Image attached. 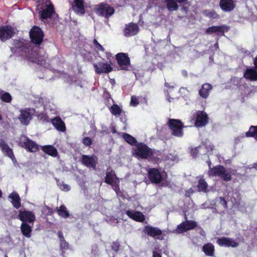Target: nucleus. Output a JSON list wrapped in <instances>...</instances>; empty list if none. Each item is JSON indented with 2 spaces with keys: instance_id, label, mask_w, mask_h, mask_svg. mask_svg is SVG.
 <instances>
[{
  "instance_id": "16",
  "label": "nucleus",
  "mask_w": 257,
  "mask_h": 257,
  "mask_svg": "<svg viewBox=\"0 0 257 257\" xmlns=\"http://www.w3.org/2000/svg\"><path fill=\"white\" fill-rule=\"evenodd\" d=\"M19 219L22 221V223H32L35 221L36 217L35 214L30 211H19L18 215Z\"/></svg>"
},
{
  "instance_id": "29",
  "label": "nucleus",
  "mask_w": 257,
  "mask_h": 257,
  "mask_svg": "<svg viewBox=\"0 0 257 257\" xmlns=\"http://www.w3.org/2000/svg\"><path fill=\"white\" fill-rule=\"evenodd\" d=\"M212 86L210 83H204L199 90V94L203 98H207L209 95L210 91L212 89Z\"/></svg>"
},
{
  "instance_id": "51",
  "label": "nucleus",
  "mask_w": 257,
  "mask_h": 257,
  "mask_svg": "<svg viewBox=\"0 0 257 257\" xmlns=\"http://www.w3.org/2000/svg\"><path fill=\"white\" fill-rule=\"evenodd\" d=\"M58 237H59V238L60 241H62V239H63V240H64V239H64V236H63V233H62V231H59L58 232Z\"/></svg>"
},
{
  "instance_id": "47",
  "label": "nucleus",
  "mask_w": 257,
  "mask_h": 257,
  "mask_svg": "<svg viewBox=\"0 0 257 257\" xmlns=\"http://www.w3.org/2000/svg\"><path fill=\"white\" fill-rule=\"evenodd\" d=\"M139 103V101L138 98L135 96H132L131 97V105L133 106H136Z\"/></svg>"
},
{
  "instance_id": "21",
  "label": "nucleus",
  "mask_w": 257,
  "mask_h": 257,
  "mask_svg": "<svg viewBox=\"0 0 257 257\" xmlns=\"http://www.w3.org/2000/svg\"><path fill=\"white\" fill-rule=\"evenodd\" d=\"M144 232L149 236L158 238L157 236L162 234V231L159 228L151 225H146L144 228Z\"/></svg>"
},
{
  "instance_id": "22",
  "label": "nucleus",
  "mask_w": 257,
  "mask_h": 257,
  "mask_svg": "<svg viewBox=\"0 0 257 257\" xmlns=\"http://www.w3.org/2000/svg\"><path fill=\"white\" fill-rule=\"evenodd\" d=\"M72 8L76 14L80 15H84L85 10L84 0H74L72 4Z\"/></svg>"
},
{
  "instance_id": "58",
  "label": "nucleus",
  "mask_w": 257,
  "mask_h": 257,
  "mask_svg": "<svg viewBox=\"0 0 257 257\" xmlns=\"http://www.w3.org/2000/svg\"><path fill=\"white\" fill-rule=\"evenodd\" d=\"M215 47L216 48H218V43H215Z\"/></svg>"
},
{
  "instance_id": "25",
  "label": "nucleus",
  "mask_w": 257,
  "mask_h": 257,
  "mask_svg": "<svg viewBox=\"0 0 257 257\" xmlns=\"http://www.w3.org/2000/svg\"><path fill=\"white\" fill-rule=\"evenodd\" d=\"M40 18L42 20H47L51 17L52 15L55 13L54 6L52 4L46 5V8L39 12Z\"/></svg>"
},
{
  "instance_id": "32",
  "label": "nucleus",
  "mask_w": 257,
  "mask_h": 257,
  "mask_svg": "<svg viewBox=\"0 0 257 257\" xmlns=\"http://www.w3.org/2000/svg\"><path fill=\"white\" fill-rule=\"evenodd\" d=\"M224 167L220 165H217L216 166H214L212 168H210L209 169L208 172V175L209 176H220L223 172L222 171L224 169Z\"/></svg>"
},
{
  "instance_id": "2",
  "label": "nucleus",
  "mask_w": 257,
  "mask_h": 257,
  "mask_svg": "<svg viewBox=\"0 0 257 257\" xmlns=\"http://www.w3.org/2000/svg\"><path fill=\"white\" fill-rule=\"evenodd\" d=\"M155 150L149 147L142 142L138 143L136 148L134 149V154L139 158L156 162L159 158L155 156Z\"/></svg>"
},
{
  "instance_id": "39",
  "label": "nucleus",
  "mask_w": 257,
  "mask_h": 257,
  "mask_svg": "<svg viewBox=\"0 0 257 257\" xmlns=\"http://www.w3.org/2000/svg\"><path fill=\"white\" fill-rule=\"evenodd\" d=\"M69 245L68 242L66 240H63L60 241V249L61 251V255L62 257H65V250L68 249Z\"/></svg>"
},
{
  "instance_id": "20",
  "label": "nucleus",
  "mask_w": 257,
  "mask_h": 257,
  "mask_svg": "<svg viewBox=\"0 0 257 257\" xmlns=\"http://www.w3.org/2000/svg\"><path fill=\"white\" fill-rule=\"evenodd\" d=\"M219 7L224 12H231L235 8V4L233 0H220Z\"/></svg>"
},
{
  "instance_id": "13",
  "label": "nucleus",
  "mask_w": 257,
  "mask_h": 257,
  "mask_svg": "<svg viewBox=\"0 0 257 257\" xmlns=\"http://www.w3.org/2000/svg\"><path fill=\"white\" fill-rule=\"evenodd\" d=\"M139 27L137 24L131 22L125 24L123 32L125 37H130L136 35L139 33Z\"/></svg>"
},
{
  "instance_id": "45",
  "label": "nucleus",
  "mask_w": 257,
  "mask_h": 257,
  "mask_svg": "<svg viewBox=\"0 0 257 257\" xmlns=\"http://www.w3.org/2000/svg\"><path fill=\"white\" fill-rule=\"evenodd\" d=\"M120 246V243L118 241H113L111 244V249L116 252L119 250Z\"/></svg>"
},
{
  "instance_id": "59",
  "label": "nucleus",
  "mask_w": 257,
  "mask_h": 257,
  "mask_svg": "<svg viewBox=\"0 0 257 257\" xmlns=\"http://www.w3.org/2000/svg\"><path fill=\"white\" fill-rule=\"evenodd\" d=\"M254 166H255L254 168H256V170H257V163H256V164H254Z\"/></svg>"
},
{
  "instance_id": "61",
  "label": "nucleus",
  "mask_w": 257,
  "mask_h": 257,
  "mask_svg": "<svg viewBox=\"0 0 257 257\" xmlns=\"http://www.w3.org/2000/svg\"><path fill=\"white\" fill-rule=\"evenodd\" d=\"M4 257H8V256L7 254H6Z\"/></svg>"
},
{
  "instance_id": "4",
  "label": "nucleus",
  "mask_w": 257,
  "mask_h": 257,
  "mask_svg": "<svg viewBox=\"0 0 257 257\" xmlns=\"http://www.w3.org/2000/svg\"><path fill=\"white\" fill-rule=\"evenodd\" d=\"M167 124L169 129L171 131L173 136L177 137H182L183 136V129L184 127V125L180 120L170 118L169 119Z\"/></svg>"
},
{
  "instance_id": "41",
  "label": "nucleus",
  "mask_w": 257,
  "mask_h": 257,
  "mask_svg": "<svg viewBox=\"0 0 257 257\" xmlns=\"http://www.w3.org/2000/svg\"><path fill=\"white\" fill-rule=\"evenodd\" d=\"M0 98L3 101L7 103H10L12 99V96L7 92H3L2 93H0Z\"/></svg>"
},
{
  "instance_id": "19",
  "label": "nucleus",
  "mask_w": 257,
  "mask_h": 257,
  "mask_svg": "<svg viewBox=\"0 0 257 257\" xmlns=\"http://www.w3.org/2000/svg\"><path fill=\"white\" fill-rule=\"evenodd\" d=\"M228 27L225 25L222 26H213L208 27L206 30V33L208 34H212L216 33L218 35H220L223 36L225 32L228 31Z\"/></svg>"
},
{
  "instance_id": "43",
  "label": "nucleus",
  "mask_w": 257,
  "mask_h": 257,
  "mask_svg": "<svg viewBox=\"0 0 257 257\" xmlns=\"http://www.w3.org/2000/svg\"><path fill=\"white\" fill-rule=\"evenodd\" d=\"M38 119L42 121L43 122H51V119H50L48 115L46 113H41L37 115Z\"/></svg>"
},
{
  "instance_id": "42",
  "label": "nucleus",
  "mask_w": 257,
  "mask_h": 257,
  "mask_svg": "<svg viewBox=\"0 0 257 257\" xmlns=\"http://www.w3.org/2000/svg\"><path fill=\"white\" fill-rule=\"evenodd\" d=\"M222 172H223L221 175H220V177L225 181L228 182L231 181L232 179L231 175L226 171L225 168H224Z\"/></svg>"
},
{
  "instance_id": "7",
  "label": "nucleus",
  "mask_w": 257,
  "mask_h": 257,
  "mask_svg": "<svg viewBox=\"0 0 257 257\" xmlns=\"http://www.w3.org/2000/svg\"><path fill=\"white\" fill-rule=\"evenodd\" d=\"M44 33L42 29L37 26H34L30 31L31 42L36 45H40L43 41Z\"/></svg>"
},
{
  "instance_id": "55",
  "label": "nucleus",
  "mask_w": 257,
  "mask_h": 257,
  "mask_svg": "<svg viewBox=\"0 0 257 257\" xmlns=\"http://www.w3.org/2000/svg\"><path fill=\"white\" fill-rule=\"evenodd\" d=\"M182 74L183 76L185 77H187L188 76V73H187V71H186V70H183L182 71Z\"/></svg>"
},
{
  "instance_id": "49",
  "label": "nucleus",
  "mask_w": 257,
  "mask_h": 257,
  "mask_svg": "<svg viewBox=\"0 0 257 257\" xmlns=\"http://www.w3.org/2000/svg\"><path fill=\"white\" fill-rule=\"evenodd\" d=\"M219 203L223 206L224 208L226 209L227 208V203L224 197H219Z\"/></svg>"
},
{
  "instance_id": "28",
  "label": "nucleus",
  "mask_w": 257,
  "mask_h": 257,
  "mask_svg": "<svg viewBox=\"0 0 257 257\" xmlns=\"http://www.w3.org/2000/svg\"><path fill=\"white\" fill-rule=\"evenodd\" d=\"M51 122L58 131L64 132L66 131L65 123L59 116H56L51 119Z\"/></svg>"
},
{
  "instance_id": "8",
  "label": "nucleus",
  "mask_w": 257,
  "mask_h": 257,
  "mask_svg": "<svg viewBox=\"0 0 257 257\" xmlns=\"http://www.w3.org/2000/svg\"><path fill=\"white\" fill-rule=\"evenodd\" d=\"M35 111V109L33 108H26L24 109H21L18 119L22 124L27 125L32 119Z\"/></svg>"
},
{
  "instance_id": "15",
  "label": "nucleus",
  "mask_w": 257,
  "mask_h": 257,
  "mask_svg": "<svg viewBox=\"0 0 257 257\" xmlns=\"http://www.w3.org/2000/svg\"><path fill=\"white\" fill-rule=\"evenodd\" d=\"M22 147L25 148L27 151L31 153H36L39 151V146L34 141L25 137Z\"/></svg>"
},
{
  "instance_id": "12",
  "label": "nucleus",
  "mask_w": 257,
  "mask_h": 257,
  "mask_svg": "<svg viewBox=\"0 0 257 257\" xmlns=\"http://www.w3.org/2000/svg\"><path fill=\"white\" fill-rule=\"evenodd\" d=\"M93 67L96 73L100 74L102 73H108L112 71V67L107 62H100L93 64Z\"/></svg>"
},
{
  "instance_id": "6",
  "label": "nucleus",
  "mask_w": 257,
  "mask_h": 257,
  "mask_svg": "<svg viewBox=\"0 0 257 257\" xmlns=\"http://www.w3.org/2000/svg\"><path fill=\"white\" fill-rule=\"evenodd\" d=\"M15 30L10 25L0 26V41L5 42L11 39L16 34Z\"/></svg>"
},
{
  "instance_id": "48",
  "label": "nucleus",
  "mask_w": 257,
  "mask_h": 257,
  "mask_svg": "<svg viewBox=\"0 0 257 257\" xmlns=\"http://www.w3.org/2000/svg\"><path fill=\"white\" fill-rule=\"evenodd\" d=\"M60 188L64 191H68L70 190V187L69 185L66 184H62L59 185Z\"/></svg>"
},
{
  "instance_id": "27",
  "label": "nucleus",
  "mask_w": 257,
  "mask_h": 257,
  "mask_svg": "<svg viewBox=\"0 0 257 257\" xmlns=\"http://www.w3.org/2000/svg\"><path fill=\"white\" fill-rule=\"evenodd\" d=\"M0 148L6 156L12 159L15 158L12 149L9 147L8 144L3 139H0Z\"/></svg>"
},
{
  "instance_id": "34",
  "label": "nucleus",
  "mask_w": 257,
  "mask_h": 257,
  "mask_svg": "<svg viewBox=\"0 0 257 257\" xmlns=\"http://www.w3.org/2000/svg\"><path fill=\"white\" fill-rule=\"evenodd\" d=\"M21 230L23 234L27 237H30L32 231V227L27 223H22L21 225Z\"/></svg>"
},
{
  "instance_id": "40",
  "label": "nucleus",
  "mask_w": 257,
  "mask_h": 257,
  "mask_svg": "<svg viewBox=\"0 0 257 257\" xmlns=\"http://www.w3.org/2000/svg\"><path fill=\"white\" fill-rule=\"evenodd\" d=\"M245 135L247 137H253L257 140V126L251 125Z\"/></svg>"
},
{
  "instance_id": "11",
  "label": "nucleus",
  "mask_w": 257,
  "mask_h": 257,
  "mask_svg": "<svg viewBox=\"0 0 257 257\" xmlns=\"http://www.w3.org/2000/svg\"><path fill=\"white\" fill-rule=\"evenodd\" d=\"M209 117L206 112L199 110L196 112L195 126L196 127L205 126L208 122Z\"/></svg>"
},
{
  "instance_id": "17",
  "label": "nucleus",
  "mask_w": 257,
  "mask_h": 257,
  "mask_svg": "<svg viewBox=\"0 0 257 257\" xmlns=\"http://www.w3.org/2000/svg\"><path fill=\"white\" fill-rule=\"evenodd\" d=\"M220 246L236 247L239 245L232 238L222 237L218 238L216 241Z\"/></svg>"
},
{
  "instance_id": "10",
  "label": "nucleus",
  "mask_w": 257,
  "mask_h": 257,
  "mask_svg": "<svg viewBox=\"0 0 257 257\" xmlns=\"http://www.w3.org/2000/svg\"><path fill=\"white\" fill-rule=\"evenodd\" d=\"M148 177L149 180L154 184L160 183L163 180V177L160 171L157 168H150L148 171Z\"/></svg>"
},
{
  "instance_id": "53",
  "label": "nucleus",
  "mask_w": 257,
  "mask_h": 257,
  "mask_svg": "<svg viewBox=\"0 0 257 257\" xmlns=\"http://www.w3.org/2000/svg\"><path fill=\"white\" fill-rule=\"evenodd\" d=\"M153 257H162V255L160 253H159L156 251H153Z\"/></svg>"
},
{
  "instance_id": "44",
  "label": "nucleus",
  "mask_w": 257,
  "mask_h": 257,
  "mask_svg": "<svg viewBox=\"0 0 257 257\" xmlns=\"http://www.w3.org/2000/svg\"><path fill=\"white\" fill-rule=\"evenodd\" d=\"M93 43L94 45V46L95 47V49L97 51H101L102 52L105 51V49L103 48V47L97 41L96 39H94L93 41Z\"/></svg>"
},
{
  "instance_id": "30",
  "label": "nucleus",
  "mask_w": 257,
  "mask_h": 257,
  "mask_svg": "<svg viewBox=\"0 0 257 257\" xmlns=\"http://www.w3.org/2000/svg\"><path fill=\"white\" fill-rule=\"evenodd\" d=\"M11 199V202L13 206L16 209H19L21 206V198L18 193L13 192L8 196Z\"/></svg>"
},
{
  "instance_id": "60",
  "label": "nucleus",
  "mask_w": 257,
  "mask_h": 257,
  "mask_svg": "<svg viewBox=\"0 0 257 257\" xmlns=\"http://www.w3.org/2000/svg\"><path fill=\"white\" fill-rule=\"evenodd\" d=\"M2 119V116H1V115L0 114V120H1Z\"/></svg>"
},
{
  "instance_id": "37",
  "label": "nucleus",
  "mask_w": 257,
  "mask_h": 257,
  "mask_svg": "<svg viewBox=\"0 0 257 257\" xmlns=\"http://www.w3.org/2000/svg\"><path fill=\"white\" fill-rule=\"evenodd\" d=\"M197 188L198 189V191L200 192H203L205 193L207 192L208 184L204 179L200 178L198 180Z\"/></svg>"
},
{
  "instance_id": "38",
  "label": "nucleus",
  "mask_w": 257,
  "mask_h": 257,
  "mask_svg": "<svg viewBox=\"0 0 257 257\" xmlns=\"http://www.w3.org/2000/svg\"><path fill=\"white\" fill-rule=\"evenodd\" d=\"M109 111L114 116L119 115L122 112L121 108L117 104H113L109 108Z\"/></svg>"
},
{
  "instance_id": "50",
  "label": "nucleus",
  "mask_w": 257,
  "mask_h": 257,
  "mask_svg": "<svg viewBox=\"0 0 257 257\" xmlns=\"http://www.w3.org/2000/svg\"><path fill=\"white\" fill-rule=\"evenodd\" d=\"M199 148V147L192 148L191 149V155L194 158H195L197 156V154H198Z\"/></svg>"
},
{
  "instance_id": "33",
  "label": "nucleus",
  "mask_w": 257,
  "mask_h": 257,
  "mask_svg": "<svg viewBox=\"0 0 257 257\" xmlns=\"http://www.w3.org/2000/svg\"><path fill=\"white\" fill-rule=\"evenodd\" d=\"M202 251L207 256H212L214 255V246L211 243H207L202 246Z\"/></svg>"
},
{
  "instance_id": "62",
  "label": "nucleus",
  "mask_w": 257,
  "mask_h": 257,
  "mask_svg": "<svg viewBox=\"0 0 257 257\" xmlns=\"http://www.w3.org/2000/svg\"><path fill=\"white\" fill-rule=\"evenodd\" d=\"M163 237H162L161 238H159V239H163Z\"/></svg>"
},
{
  "instance_id": "56",
  "label": "nucleus",
  "mask_w": 257,
  "mask_h": 257,
  "mask_svg": "<svg viewBox=\"0 0 257 257\" xmlns=\"http://www.w3.org/2000/svg\"><path fill=\"white\" fill-rule=\"evenodd\" d=\"M111 131L112 133H113V134L116 133L117 131L116 130V128H115V126H113L111 127Z\"/></svg>"
},
{
  "instance_id": "23",
  "label": "nucleus",
  "mask_w": 257,
  "mask_h": 257,
  "mask_svg": "<svg viewBox=\"0 0 257 257\" xmlns=\"http://www.w3.org/2000/svg\"><path fill=\"white\" fill-rule=\"evenodd\" d=\"M243 78L250 81H257V69L254 67L247 68L243 72Z\"/></svg>"
},
{
  "instance_id": "26",
  "label": "nucleus",
  "mask_w": 257,
  "mask_h": 257,
  "mask_svg": "<svg viewBox=\"0 0 257 257\" xmlns=\"http://www.w3.org/2000/svg\"><path fill=\"white\" fill-rule=\"evenodd\" d=\"M125 213L130 218L137 222H143L145 220V215L140 211L127 210Z\"/></svg>"
},
{
  "instance_id": "52",
  "label": "nucleus",
  "mask_w": 257,
  "mask_h": 257,
  "mask_svg": "<svg viewBox=\"0 0 257 257\" xmlns=\"http://www.w3.org/2000/svg\"><path fill=\"white\" fill-rule=\"evenodd\" d=\"M105 57H106V59L107 60H110V58L112 57L111 53L110 52H106V51L105 52Z\"/></svg>"
},
{
  "instance_id": "1",
  "label": "nucleus",
  "mask_w": 257,
  "mask_h": 257,
  "mask_svg": "<svg viewBox=\"0 0 257 257\" xmlns=\"http://www.w3.org/2000/svg\"><path fill=\"white\" fill-rule=\"evenodd\" d=\"M13 45V47H11V51L14 55L32 62L42 64L34 47L29 43H24L19 40H14Z\"/></svg>"
},
{
  "instance_id": "5",
  "label": "nucleus",
  "mask_w": 257,
  "mask_h": 257,
  "mask_svg": "<svg viewBox=\"0 0 257 257\" xmlns=\"http://www.w3.org/2000/svg\"><path fill=\"white\" fill-rule=\"evenodd\" d=\"M115 60L119 68L118 70L129 71L131 68V59L127 53L120 52L115 55Z\"/></svg>"
},
{
  "instance_id": "31",
  "label": "nucleus",
  "mask_w": 257,
  "mask_h": 257,
  "mask_svg": "<svg viewBox=\"0 0 257 257\" xmlns=\"http://www.w3.org/2000/svg\"><path fill=\"white\" fill-rule=\"evenodd\" d=\"M41 149L45 154L54 158L58 155L57 150L53 145L42 146Z\"/></svg>"
},
{
  "instance_id": "3",
  "label": "nucleus",
  "mask_w": 257,
  "mask_h": 257,
  "mask_svg": "<svg viewBox=\"0 0 257 257\" xmlns=\"http://www.w3.org/2000/svg\"><path fill=\"white\" fill-rule=\"evenodd\" d=\"M94 11L97 15L108 19L114 14L115 10L108 4L101 3L95 6Z\"/></svg>"
},
{
  "instance_id": "35",
  "label": "nucleus",
  "mask_w": 257,
  "mask_h": 257,
  "mask_svg": "<svg viewBox=\"0 0 257 257\" xmlns=\"http://www.w3.org/2000/svg\"><path fill=\"white\" fill-rule=\"evenodd\" d=\"M56 210L58 214L63 218H66L69 216V213L63 204L61 205L59 208L57 207Z\"/></svg>"
},
{
  "instance_id": "36",
  "label": "nucleus",
  "mask_w": 257,
  "mask_h": 257,
  "mask_svg": "<svg viewBox=\"0 0 257 257\" xmlns=\"http://www.w3.org/2000/svg\"><path fill=\"white\" fill-rule=\"evenodd\" d=\"M122 138L127 143L132 146H135L136 147V145L138 143L136 138L128 134H123Z\"/></svg>"
},
{
  "instance_id": "54",
  "label": "nucleus",
  "mask_w": 257,
  "mask_h": 257,
  "mask_svg": "<svg viewBox=\"0 0 257 257\" xmlns=\"http://www.w3.org/2000/svg\"><path fill=\"white\" fill-rule=\"evenodd\" d=\"M254 67L257 69V56L253 59Z\"/></svg>"
},
{
  "instance_id": "46",
  "label": "nucleus",
  "mask_w": 257,
  "mask_h": 257,
  "mask_svg": "<svg viewBox=\"0 0 257 257\" xmlns=\"http://www.w3.org/2000/svg\"><path fill=\"white\" fill-rule=\"evenodd\" d=\"M82 143L86 146H90L92 144V140L90 138L85 137L82 140Z\"/></svg>"
},
{
  "instance_id": "9",
  "label": "nucleus",
  "mask_w": 257,
  "mask_h": 257,
  "mask_svg": "<svg viewBox=\"0 0 257 257\" xmlns=\"http://www.w3.org/2000/svg\"><path fill=\"white\" fill-rule=\"evenodd\" d=\"M80 162L82 165L89 168H92L94 170L96 169L98 163V158L94 155H82Z\"/></svg>"
},
{
  "instance_id": "57",
  "label": "nucleus",
  "mask_w": 257,
  "mask_h": 257,
  "mask_svg": "<svg viewBox=\"0 0 257 257\" xmlns=\"http://www.w3.org/2000/svg\"><path fill=\"white\" fill-rule=\"evenodd\" d=\"M207 164H208V167H209V169H210V168H212V167H211V162L210 160H208L207 161Z\"/></svg>"
},
{
  "instance_id": "14",
  "label": "nucleus",
  "mask_w": 257,
  "mask_h": 257,
  "mask_svg": "<svg viewBox=\"0 0 257 257\" xmlns=\"http://www.w3.org/2000/svg\"><path fill=\"white\" fill-rule=\"evenodd\" d=\"M197 226V223L193 220H189L179 224L177 227V231L179 233H182L188 230L194 229Z\"/></svg>"
},
{
  "instance_id": "18",
  "label": "nucleus",
  "mask_w": 257,
  "mask_h": 257,
  "mask_svg": "<svg viewBox=\"0 0 257 257\" xmlns=\"http://www.w3.org/2000/svg\"><path fill=\"white\" fill-rule=\"evenodd\" d=\"M105 182L107 184L119 188V178L116 177L115 172L112 170L106 173Z\"/></svg>"
},
{
  "instance_id": "24",
  "label": "nucleus",
  "mask_w": 257,
  "mask_h": 257,
  "mask_svg": "<svg viewBox=\"0 0 257 257\" xmlns=\"http://www.w3.org/2000/svg\"><path fill=\"white\" fill-rule=\"evenodd\" d=\"M188 0H166L167 9L170 11H176L179 9L178 4H185Z\"/></svg>"
}]
</instances>
